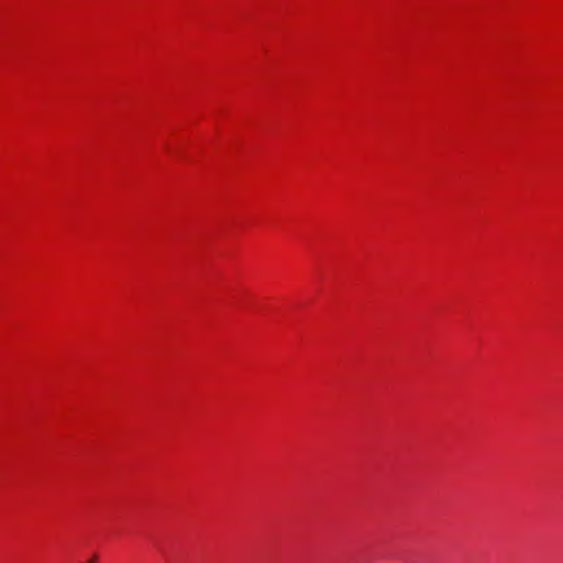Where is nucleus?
<instances>
[{
    "instance_id": "nucleus-1",
    "label": "nucleus",
    "mask_w": 563,
    "mask_h": 563,
    "mask_svg": "<svg viewBox=\"0 0 563 563\" xmlns=\"http://www.w3.org/2000/svg\"><path fill=\"white\" fill-rule=\"evenodd\" d=\"M97 560H98V556H97V555H93V556H92V559H91V561H90L89 563H96V562H97Z\"/></svg>"
}]
</instances>
